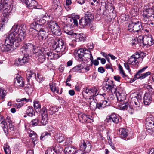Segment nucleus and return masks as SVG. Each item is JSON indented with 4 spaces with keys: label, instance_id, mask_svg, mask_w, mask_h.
<instances>
[{
    "label": "nucleus",
    "instance_id": "f257e3e1",
    "mask_svg": "<svg viewBox=\"0 0 154 154\" xmlns=\"http://www.w3.org/2000/svg\"><path fill=\"white\" fill-rule=\"evenodd\" d=\"M19 26L18 24L13 26L5 40L4 44L0 45V51L2 52L11 51L14 48L19 46Z\"/></svg>",
    "mask_w": 154,
    "mask_h": 154
},
{
    "label": "nucleus",
    "instance_id": "f03ea898",
    "mask_svg": "<svg viewBox=\"0 0 154 154\" xmlns=\"http://www.w3.org/2000/svg\"><path fill=\"white\" fill-rule=\"evenodd\" d=\"M153 4L149 3L145 6L142 14V19L144 23L147 24L150 20H154Z\"/></svg>",
    "mask_w": 154,
    "mask_h": 154
},
{
    "label": "nucleus",
    "instance_id": "7ed1b4c3",
    "mask_svg": "<svg viewBox=\"0 0 154 154\" xmlns=\"http://www.w3.org/2000/svg\"><path fill=\"white\" fill-rule=\"evenodd\" d=\"M34 107L36 111L40 112L41 114L42 119L40 123L43 125H45L48 123V115L47 111L45 108H43L40 109L41 105L38 101L36 100L34 102Z\"/></svg>",
    "mask_w": 154,
    "mask_h": 154
},
{
    "label": "nucleus",
    "instance_id": "20e7f679",
    "mask_svg": "<svg viewBox=\"0 0 154 154\" xmlns=\"http://www.w3.org/2000/svg\"><path fill=\"white\" fill-rule=\"evenodd\" d=\"M145 56V54L143 52L140 51L136 52L129 59L128 63L133 65H138L142 62Z\"/></svg>",
    "mask_w": 154,
    "mask_h": 154
},
{
    "label": "nucleus",
    "instance_id": "39448f33",
    "mask_svg": "<svg viewBox=\"0 0 154 154\" xmlns=\"http://www.w3.org/2000/svg\"><path fill=\"white\" fill-rule=\"evenodd\" d=\"M76 55L80 59L82 58L85 61H88L89 60H90L91 62V65H92L93 58L90 51L80 48L78 50Z\"/></svg>",
    "mask_w": 154,
    "mask_h": 154
},
{
    "label": "nucleus",
    "instance_id": "423d86ee",
    "mask_svg": "<svg viewBox=\"0 0 154 154\" xmlns=\"http://www.w3.org/2000/svg\"><path fill=\"white\" fill-rule=\"evenodd\" d=\"M5 9H4L3 11V16L1 19V24L4 25V26L5 23H6L8 20V18L11 15L10 12L12 10L11 8V3H5Z\"/></svg>",
    "mask_w": 154,
    "mask_h": 154
},
{
    "label": "nucleus",
    "instance_id": "0eeeda50",
    "mask_svg": "<svg viewBox=\"0 0 154 154\" xmlns=\"http://www.w3.org/2000/svg\"><path fill=\"white\" fill-rule=\"evenodd\" d=\"M128 27V30L130 32L133 31V33L135 34L141 32L142 29L141 23L139 21L130 22Z\"/></svg>",
    "mask_w": 154,
    "mask_h": 154
},
{
    "label": "nucleus",
    "instance_id": "6e6552de",
    "mask_svg": "<svg viewBox=\"0 0 154 154\" xmlns=\"http://www.w3.org/2000/svg\"><path fill=\"white\" fill-rule=\"evenodd\" d=\"M53 48L57 52L61 54H64L66 51V46L64 41L62 39L57 40L53 45Z\"/></svg>",
    "mask_w": 154,
    "mask_h": 154
},
{
    "label": "nucleus",
    "instance_id": "1a4fd4ad",
    "mask_svg": "<svg viewBox=\"0 0 154 154\" xmlns=\"http://www.w3.org/2000/svg\"><path fill=\"white\" fill-rule=\"evenodd\" d=\"M147 68V66H146L143 68L139 70L134 75V77L133 79V81H134L137 79H138L140 80H142L149 75L150 74V72H148L143 74L142 73L144 72Z\"/></svg>",
    "mask_w": 154,
    "mask_h": 154
},
{
    "label": "nucleus",
    "instance_id": "9d476101",
    "mask_svg": "<svg viewBox=\"0 0 154 154\" xmlns=\"http://www.w3.org/2000/svg\"><path fill=\"white\" fill-rule=\"evenodd\" d=\"M80 149L84 150L86 152H90L92 148V146L90 143L88 141H83L80 144Z\"/></svg>",
    "mask_w": 154,
    "mask_h": 154
},
{
    "label": "nucleus",
    "instance_id": "9b49d317",
    "mask_svg": "<svg viewBox=\"0 0 154 154\" xmlns=\"http://www.w3.org/2000/svg\"><path fill=\"white\" fill-rule=\"evenodd\" d=\"M145 127L147 132L151 135L153 130V128H154V122L152 121L149 119H147L145 124Z\"/></svg>",
    "mask_w": 154,
    "mask_h": 154
},
{
    "label": "nucleus",
    "instance_id": "f8f14e48",
    "mask_svg": "<svg viewBox=\"0 0 154 154\" xmlns=\"http://www.w3.org/2000/svg\"><path fill=\"white\" fill-rule=\"evenodd\" d=\"M79 17L78 15H76L75 18H74L73 17L72 18H68L66 20V25L72 27L77 26L78 23L76 18L79 19Z\"/></svg>",
    "mask_w": 154,
    "mask_h": 154
},
{
    "label": "nucleus",
    "instance_id": "ddd939ff",
    "mask_svg": "<svg viewBox=\"0 0 154 154\" xmlns=\"http://www.w3.org/2000/svg\"><path fill=\"white\" fill-rule=\"evenodd\" d=\"M27 133L29 137L31 138L32 144L33 146H35L38 141L37 134L34 131L31 130H28Z\"/></svg>",
    "mask_w": 154,
    "mask_h": 154
},
{
    "label": "nucleus",
    "instance_id": "4468645a",
    "mask_svg": "<svg viewBox=\"0 0 154 154\" xmlns=\"http://www.w3.org/2000/svg\"><path fill=\"white\" fill-rule=\"evenodd\" d=\"M128 130L124 128L119 129L118 134L120 138L125 140H127L129 139Z\"/></svg>",
    "mask_w": 154,
    "mask_h": 154
},
{
    "label": "nucleus",
    "instance_id": "2eb2a0df",
    "mask_svg": "<svg viewBox=\"0 0 154 154\" xmlns=\"http://www.w3.org/2000/svg\"><path fill=\"white\" fill-rule=\"evenodd\" d=\"M132 103L133 104V108L135 111H137L141 110V107L140 103L136 97H134L132 98Z\"/></svg>",
    "mask_w": 154,
    "mask_h": 154
},
{
    "label": "nucleus",
    "instance_id": "dca6fc26",
    "mask_svg": "<svg viewBox=\"0 0 154 154\" xmlns=\"http://www.w3.org/2000/svg\"><path fill=\"white\" fill-rule=\"evenodd\" d=\"M95 88L96 90V91H92V95H91V98L93 100H94V98L95 97H97V98L100 97L101 98H105V96L106 95V94L103 93L102 94H99V92L98 91V90L99 89L95 87H93L92 88V89Z\"/></svg>",
    "mask_w": 154,
    "mask_h": 154
},
{
    "label": "nucleus",
    "instance_id": "f3484780",
    "mask_svg": "<svg viewBox=\"0 0 154 154\" xmlns=\"http://www.w3.org/2000/svg\"><path fill=\"white\" fill-rule=\"evenodd\" d=\"M143 42L144 45L150 46L154 43V40L151 37L146 36L143 38Z\"/></svg>",
    "mask_w": 154,
    "mask_h": 154
},
{
    "label": "nucleus",
    "instance_id": "a211bd4d",
    "mask_svg": "<svg viewBox=\"0 0 154 154\" xmlns=\"http://www.w3.org/2000/svg\"><path fill=\"white\" fill-rule=\"evenodd\" d=\"M143 99V103L145 105H149L152 100L151 94L148 93H145L144 95Z\"/></svg>",
    "mask_w": 154,
    "mask_h": 154
},
{
    "label": "nucleus",
    "instance_id": "6ab92c4d",
    "mask_svg": "<svg viewBox=\"0 0 154 154\" xmlns=\"http://www.w3.org/2000/svg\"><path fill=\"white\" fill-rule=\"evenodd\" d=\"M33 52L35 53V55L38 57V60L39 63H42L45 61V57L43 54L42 51L39 50L36 52L34 50Z\"/></svg>",
    "mask_w": 154,
    "mask_h": 154
},
{
    "label": "nucleus",
    "instance_id": "aec40b11",
    "mask_svg": "<svg viewBox=\"0 0 154 154\" xmlns=\"http://www.w3.org/2000/svg\"><path fill=\"white\" fill-rule=\"evenodd\" d=\"M111 121L114 123L117 124L119 122V117L115 114H113L106 118V122L108 123L111 122Z\"/></svg>",
    "mask_w": 154,
    "mask_h": 154
},
{
    "label": "nucleus",
    "instance_id": "412c9836",
    "mask_svg": "<svg viewBox=\"0 0 154 154\" xmlns=\"http://www.w3.org/2000/svg\"><path fill=\"white\" fill-rule=\"evenodd\" d=\"M116 96L118 101H123L126 97V94L124 91H119L116 93Z\"/></svg>",
    "mask_w": 154,
    "mask_h": 154
},
{
    "label": "nucleus",
    "instance_id": "4be33fe9",
    "mask_svg": "<svg viewBox=\"0 0 154 154\" xmlns=\"http://www.w3.org/2000/svg\"><path fill=\"white\" fill-rule=\"evenodd\" d=\"M20 27L21 29L20 30V40L23 41L24 39V38L26 36V34L25 33L26 29V26L23 24L20 26Z\"/></svg>",
    "mask_w": 154,
    "mask_h": 154
},
{
    "label": "nucleus",
    "instance_id": "5701e85b",
    "mask_svg": "<svg viewBox=\"0 0 154 154\" xmlns=\"http://www.w3.org/2000/svg\"><path fill=\"white\" fill-rule=\"evenodd\" d=\"M105 85L104 86V89L105 90L112 91V90L114 88V85L112 81L110 80L108 82H106Z\"/></svg>",
    "mask_w": 154,
    "mask_h": 154
},
{
    "label": "nucleus",
    "instance_id": "b1692460",
    "mask_svg": "<svg viewBox=\"0 0 154 154\" xmlns=\"http://www.w3.org/2000/svg\"><path fill=\"white\" fill-rule=\"evenodd\" d=\"M72 26L66 25L63 27V30L64 32L68 35L72 36L75 33L73 32L72 29L71 28Z\"/></svg>",
    "mask_w": 154,
    "mask_h": 154
},
{
    "label": "nucleus",
    "instance_id": "393cba45",
    "mask_svg": "<svg viewBox=\"0 0 154 154\" xmlns=\"http://www.w3.org/2000/svg\"><path fill=\"white\" fill-rule=\"evenodd\" d=\"M92 91H96V90L95 89V88L93 89H92V88H86L84 89L82 92L84 94V93H85L89 96V100L88 101L89 102L90 101L89 100L92 99V98H91V95H92V94H93V93H92Z\"/></svg>",
    "mask_w": 154,
    "mask_h": 154
},
{
    "label": "nucleus",
    "instance_id": "a878e982",
    "mask_svg": "<svg viewBox=\"0 0 154 154\" xmlns=\"http://www.w3.org/2000/svg\"><path fill=\"white\" fill-rule=\"evenodd\" d=\"M22 2L24 3L27 5V7L30 8L34 5H36L37 2L34 0H31L30 2L29 0H20Z\"/></svg>",
    "mask_w": 154,
    "mask_h": 154
},
{
    "label": "nucleus",
    "instance_id": "bb28decb",
    "mask_svg": "<svg viewBox=\"0 0 154 154\" xmlns=\"http://www.w3.org/2000/svg\"><path fill=\"white\" fill-rule=\"evenodd\" d=\"M73 37L75 39L76 42L84 41L85 40V35L82 34H73Z\"/></svg>",
    "mask_w": 154,
    "mask_h": 154
},
{
    "label": "nucleus",
    "instance_id": "cd10ccee",
    "mask_svg": "<svg viewBox=\"0 0 154 154\" xmlns=\"http://www.w3.org/2000/svg\"><path fill=\"white\" fill-rule=\"evenodd\" d=\"M47 22L48 24L49 28L53 34L54 31V29L55 27V25L56 26H58V25L55 21H51V20H48Z\"/></svg>",
    "mask_w": 154,
    "mask_h": 154
},
{
    "label": "nucleus",
    "instance_id": "c85d7f7f",
    "mask_svg": "<svg viewBox=\"0 0 154 154\" xmlns=\"http://www.w3.org/2000/svg\"><path fill=\"white\" fill-rule=\"evenodd\" d=\"M38 35L39 38L41 37V38L43 40H45L48 37L47 33L43 29H40Z\"/></svg>",
    "mask_w": 154,
    "mask_h": 154
},
{
    "label": "nucleus",
    "instance_id": "c756f323",
    "mask_svg": "<svg viewBox=\"0 0 154 154\" xmlns=\"http://www.w3.org/2000/svg\"><path fill=\"white\" fill-rule=\"evenodd\" d=\"M75 149L72 146L66 147L64 149V152L66 154H74Z\"/></svg>",
    "mask_w": 154,
    "mask_h": 154
},
{
    "label": "nucleus",
    "instance_id": "7c9ffc66",
    "mask_svg": "<svg viewBox=\"0 0 154 154\" xmlns=\"http://www.w3.org/2000/svg\"><path fill=\"white\" fill-rule=\"evenodd\" d=\"M90 23L88 20L84 17L80 20L79 24L82 27H85L88 26Z\"/></svg>",
    "mask_w": 154,
    "mask_h": 154
},
{
    "label": "nucleus",
    "instance_id": "2f4dec72",
    "mask_svg": "<svg viewBox=\"0 0 154 154\" xmlns=\"http://www.w3.org/2000/svg\"><path fill=\"white\" fill-rule=\"evenodd\" d=\"M84 67L81 64L78 65L72 69L71 70L73 72H83L84 71H83Z\"/></svg>",
    "mask_w": 154,
    "mask_h": 154
},
{
    "label": "nucleus",
    "instance_id": "473e14b6",
    "mask_svg": "<svg viewBox=\"0 0 154 154\" xmlns=\"http://www.w3.org/2000/svg\"><path fill=\"white\" fill-rule=\"evenodd\" d=\"M54 138L59 143H61L65 139L64 135L60 133H57L55 135Z\"/></svg>",
    "mask_w": 154,
    "mask_h": 154
},
{
    "label": "nucleus",
    "instance_id": "72a5a7b5",
    "mask_svg": "<svg viewBox=\"0 0 154 154\" xmlns=\"http://www.w3.org/2000/svg\"><path fill=\"white\" fill-rule=\"evenodd\" d=\"M0 118L1 120L2 121H1V124H2L3 126H2V128L4 131V132L5 133L7 134L8 128H6V126H7V124L6 122L5 121V119L4 118V117L0 115Z\"/></svg>",
    "mask_w": 154,
    "mask_h": 154
},
{
    "label": "nucleus",
    "instance_id": "f704fd0d",
    "mask_svg": "<svg viewBox=\"0 0 154 154\" xmlns=\"http://www.w3.org/2000/svg\"><path fill=\"white\" fill-rule=\"evenodd\" d=\"M78 117L80 121L82 123H87V115L85 114L81 113L78 115Z\"/></svg>",
    "mask_w": 154,
    "mask_h": 154
},
{
    "label": "nucleus",
    "instance_id": "c9c22d12",
    "mask_svg": "<svg viewBox=\"0 0 154 154\" xmlns=\"http://www.w3.org/2000/svg\"><path fill=\"white\" fill-rule=\"evenodd\" d=\"M40 24H38V23L36 22H34L31 25V26H34L32 28L35 30H36L37 31H39L40 29H42V26Z\"/></svg>",
    "mask_w": 154,
    "mask_h": 154
},
{
    "label": "nucleus",
    "instance_id": "e433bc0d",
    "mask_svg": "<svg viewBox=\"0 0 154 154\" xmlns=\"http://www.w3.org/2000/svg\"><path fill=\"white\" fill-rule=\"evenodd\" d=\"M118 105L120 107L121 109H127L128 107V103H125L123 101H120Z\"/></svg>",
    "mask_w": 154,
    "mask_h": 154
},
{
    "label": "nucleus",
    "instance_id": "4c0bfd02",
    "mask_svg": "<svg viewBox=\"0 0 154 154\" xmlns=\"http://www.w3.org/2000/svg\"><path fill=\"white\" fill-rule=\"evenodd\" d=\"M86 19L88 20L90 22L92 21L94 18V16L92 14L89 12H87L84 17Z\"/></svg>",
    "mask_w": 154,
    "mask_h": 154
},
{
    "label": "nucleus",
    "instance_id": "58836bf2",
    "mask_svg": "<svg viewBox=\"0 0 154 154\" xmlns=\"http://www.w3.org/2000/svg\"><path fill=\"white\" fill-rule=\"evenodd\" d=\"M58 108L52 106H50L48 109L49 113L51 115L55 113L56 112H58Z\"/></svg>",
    "mask_w": 154,
    "mask_h": 154
},
{
    "label": "nucleus",
    "instance_id": "ea45409f",
    "mask_svg": "<svg viewBox=\"0 0 154 154\" xmlns=\"http://www.w3.org/2000/svg\"><path fill=\"white\" fill-rule=\"evenodd\" d=\"M26 113L28 116L30 117L35 115V113L34 112L33 109L30 106H28L26 111Z\"/></svg>",
    "mask_w": 154,
    "mask_h": 154
},
{
    "label": "nucleus",
    "instance_id": "a19ab883",
    "mask_svg": "<svg viewBox=\"0 0 154 154\" xmlns=\"http://www.w3.org/2000/svg\"><path fill=\"white\" fill-rule=\"evenodd\" d=\"M55 28L54 29L53 34L56 35H60L61 34V32L59 26H55Z\"/></svg>",
    "mask_w": 154,
    "mask_h": 154
},
{
    "label": "nucleus",
    "instance_id": "79ce46f5",
    "mask_svg": "<svg viewBox=\"0 0 154 154\" xmlns=\"http://www.w3.org/2000/svg\"><path fill=\"white\" fill-rule=\"evenodd\" d=\"M104 96L105 98H101L102 99L104 98L105 99V100H103L102 103H101L102 105V106H103V107H104V108L106 107V106L109 105L110 103V101L109 100V99H108V98H106V95Z\"/></svg>",
    "mask_w": 154,
    "mask_h": 154
},
{
    "label": "nucleus",
    "instance_id": "37998d69",
    "mask_svg": "<svg viewBox=\"0 0 154 154\" xmlns=\"http://www.w3.org/2000/svg\"><path fill=\"white\" fill-rule=\"evenodd\" d=\"M25 90L26 93L29 94L32 93L33 91V88L30 85H29L26 86Z\"/></svg>",
    "mask_w": 154,
    "mask_h": 154
},
{
    "label": "nucleus",
    "instance_id": "c03bdc74",
    "mask_svg": "<svg viewBox=\"0 0 154 154\" xmlns=\"http://www.w3.org/2000/svg\"><path fill=\"white\" fill-rule=\"evenodd\" d=\"M50 89L53 92H56L58 94L59 93V90L54 84L52 83L51 85L50 84Z\"/></svg>",
    "mask_w": 154,
    "mask_h": 154
},
{
    "label": "nucleus",
    "instance_id": "a18cd8bd",
    "mask_svg": "<svg viewBox=\"0 0 154 154\" xmlns=\"http://www.w3.org/2000/svg\"><path fill=\"white\" fill-rule=\"evenodd\" d=\"M118 68L119 70L120 74L123 78H125L127 76V75H125V72L122 66L120 65H119V66Z\"/></svg>",
    "mask_w": 154,
    "mask_h": 154
},
{
    "label": "nucleus",
    "instance_id": "49530a36",
    "mask_svg": "<svg viewBox=\"0 0 154 154\" xmlns=\"http://www.w3.org/2000/svg\"><path fill=\"white\" fill-rule=\"evenodd\" d=\"M28 73L26 74L27 78L28 81H29L30 79L32 77H35L36 76V74L34 73L32 71H30L29 72L28 71Z\"/></svg>",
    "mask_w": 154,
    "mask_h": 154
},
{
    "label": "nucleus",
    "instance_id": "de8ad7c7",
    "mask_svg": "<svg viewBox=\"0 0 154 154\" xmlns=\"http://www.w3.org/2000/svg\"><path fill=\"white\" fill-rule=\"evenodd\" d=\"M51 134L47 132L43 133L40 137V139L42 140H44L45 138H47L48 136H50Z\"/></svg>",
    "mask_w": 154,
    "mask_h": 154
},
{
    "label": "nucleus",
    "instance_id": "09e8293b",
    "mask_svg": "<svg viewBox=\"0 0 154 154\" xmlns=\"http://www.w3.org/2000/svg\"><path fill=\"white\" fill-rule=\"evenodd\" d=\"M90 107V108L92 110H95L96 108L97 104L96 103L93 101H91L89 103Z\"/></svg>",
    "mask_w": 154,
    "mask_h": 154
},
{
    "label": "nucleus",
    "instance_id": "8fccbe9b",
    "mask_svg": "<svg viewBox=\"0 0 154 154\" xmlns=\"http://www.w3.org/2000/svg\"><path fill=\"white\" fill-rule=\"evenodd\" d=\"M7 125L6 126V128H7L8 129L7 134H6L5 133L6 135H7L8 134V131L9 130L11 131H14V126L12 124V123H9V125L7 124Z\"/></svg>",
    "mask_w": 154,
    "mask_h": 154
},
{
    "label": "nucleus",
    "instance_id": "3c124183",
    "mask_svg": "<svg viewBox=\"0 0 154 154\" xmlns=\"http://www.w3.org/2000/svg\"><path fill=\"white\" fill-rule=\"evenodd\" d=\"M47 19V18L45 17V16L42 17L39 20H38L37 21L39 22L41 25H43L46 22Z\"/></svg>",
    "mask_w": 154,
    "mask_h": 154
},
{
    "label": "nucleus",
    "instance_id": "603ef678",
    "mask_svg": "<svg viewBox=\"0 0 154 154\" xmlns=\"http://www.w3.org/2000/svg\"><path fill=\"white\" fill-rule=\"evenodd\" d=\"M31 124L33 126H36L38 125H41L40 124H39V122H38V119H36L32 120L31 122Z\"/></svg>",
    "mask_w": 154,
    "mask_h": 154
},
{
    "label": "nucleus",
    "instance_id": "864d4df0",
    "mask_svg": "<svg viewBox=\"0 0 154 154\" xmlns=\"http://www.w3.org/2000/svg\"><path fill=\"white\" fill-rule=\"evenodd\" d=\"M17 75H19L18 73L14 76V85L16 87H17L18 85L17 83H19V77H18Z\"/></svg>",
    "mask_w": 154,
    "mask_h": 154
},
{
    "label": "nucleus",
    "instance_id": "5fc2aeb1",
    "mask_svg": "<svg viewBox=\"0 0 154 154\" xmlns=\"http://www.w3.org/2000/svg\"><path fill=\"white\" fill-rule=\"evenodd\" d=\"M11 2V1L10 2H9L8 1H6L5 2L4 1V2L3 3H0V11H1V10L2 8H4V9H5V3H11V4H12Z\"/></svg>",
    "mask_w": 154,
    "mask_h": 154
},
{
    "label": "nucleus",
    "instance_id": "6e6d98bb",
    "mask_svg": "<svg viewBox=\"0 0 154 154\" xmlns=\"http://www.w3.org/2000/svg\"><path fill=\"white\" fill-rule=\"evenodd\" d=\"M35 77V78L39 82H40L44 80V78L43 77L42 75H40L38 74H37V76H36Z\"/></svg>",
    "mask_w": 154,
    "mask_h": 154
},
{
    "label": "nucleus",
    "instance_id": "4d7b16f0",
    "mask_svg": "<svg viewBox=\"0 0 154 154\" xmlns=\"http://www.w3.org/2000/svg\"><path fill=\"white\" fill-rule=\"evenodd\" d=\"M5 152L6 154H11V151L9 146H6L5 147H4Z\"/></svg>",
    "mask_w": 154,
    "mask_h": 154
},
{
    "label": "nucleus",
    "instance_id": "13d9d810",
    "mask_svg": "<svg viewBox=\"0 0 154 154\" xmlns=\"http://www.w3.org/2000/svg\"><path fill=\"white\" fill-rule=\"evenodd\" d=\"M55 153L54 150H52L51 148H49L48 149L45 151V154H54Z\"/></svg>",
    "mask_w": 154,
    "mask_h": 154
},
{
    "label": "nucleus",
    "instance_id": "bf43d9fd",
    "mask_svg": "<svg viewBox=\"0 0 154 154\" xmlns=\"http://www.w3.org/2000/svg\"><path fill=\"white\" fill-rule=\"evenodd\" d=\"M6 95L4 91L2 89H0V98L3 99Z\"/></svg>",
    "mask_w": 154,
    "mask_h": 154
},
{
    "label": "nucleus",
    "instance_id": "052dcab7",
    "mask_svg": "<svg viewBox=\"0 0 154 154\" xmlns=\"http://www.w3.org/2000/svg\"><path fill=\"white\" fill-rule=\"evenodd\" d=\"M65 142L64 145H67L69 144H71L72 141L69 138H67L66 140L65 139Z\"/></svg>",
    "mask_w": 154,
    "mask_h": 154
},
{
    "label": "nucleus",
    "instance_id": "680f3d73",
    "mask_svg": "<svg viewBox=\"0 0 154 154\" xmlns=\"http://www.w3.org/2000/svg\"><path fill=\"white\" fill-rule=\"evenodd\" d=\"M126 110H128L129 112L131 114H133L135 111L132 106H129V107L128 106Z\"/></svg>",
    "mask_w": 154,
    "mask_h": 154
},
{
    "label": "nucleus",
    "instance_id": "e2e57ef3",
    "mask_svg": "<svg viewBox=\"0 0 154 154\" xmlns=\"http://www.w3.org/2000/svg\"><path fill=\"white\" fill-rule=\"evenodd\" d=\"M29 46L26 44H24L21 48L22 51L23 52V51L24 50L25 51H27L28 49L29 48Z\"/></svg>",
    "mask_w": 154,
    "mask_h": 154
},
{
    "label": "nucleus",
    "instance_id": "0e129e2a",
    "mask_svg": "<svg viewBox=\"0 0 154 154\" xmlns=\"http://www.w3.org/2000/svg\"><path fill=\"white\" fill-rule=\"evenodd\" d=\"M24 101H25L26 102H28L29 101V100L25 98L20 99V107L23 106L24 103L22 102Z\"/></svg>",
    "mask_w": 154,
    "mask_h": 154
},
{
    "label": "nucleus",
    "instance_id": "69168bd1",
    "mask_svg": "<svg viewBox=\"0 0 154 154\" xmlns=\"http://www.w3.org/2000/svg\"><path fill=\"white\" fill-rule=\"evenodd\" d=\"M74 154H85L82 150L81 149L80 150H76L75 149Z\"/></svg>",
    "mask_w": 154,
    "mask_h": 154
},
{
    "label": "nucleus",
    "instance_id": "338daca9",
    "mask_svg": "<svg viewBox=\"0 0 154 154\" xmlns=\"http://www.w3.org/2000/svg\"><path fill=\"white\" fill-rule=\"evenodd\" d=\"M93 122L92 117L90 116L87 115V123H91Z\"/></svg>",
    "mask_w": 154,
    "mask_h": 154
},
{
    "label": "nucleus",
    "instance_id": "774afa93",
    "mask_svg": "<svg viewBox=\"0 0 154 154\" xmlns=\"http://www.w3.org/2000/svg\"><path fill=\"white\" fill-rule=\"evenodd\" d=\"M96 108H98L99 109H102L104 108V107H103V106H102V105L101 103H96Z\"/></svg>",
    "mask_w": 154,
    "mask_h": 154
}]
</instances>
